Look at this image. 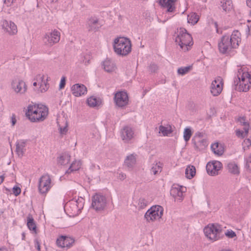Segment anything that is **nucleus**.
Here are the masks:
<instances>
[{"label":"nucleus","mask_w":251,"mask_h":251,"mask_svg":"<svg viewBox=\"0 0 251 251\" xmlns=\"http://www.w3.org/2000/svg\"><path fill=\"white\" fill-rule=\"evenodd\" d=\"M199 17L195 13H191L187 16L188 23L193 25L196 24L199 21Z\"/></svg>","instance_id":"35"},{"label":"nucleus","mask_w":251,"mask_h":251,"mask_svg":"<svg viewBox=\"0 0 251 251\" xmlns=\"http://www.w3.org/2000/svg\"><path fill=\"white\" fill-rule=\"evenodd\" d=\"M249 34L251 35V25L248 27Z\"/></svg>","instance_id":"55"},{"label":"nucleus","mask_w":251,"mask_h":251,"mask_svg":"<svg viewBox=\"0 0 251 251\" xmlns=\"http://www.w3.org/2000/svg\"><path fill=\"white\" fill-rule=\"evenodd\" d=\"M52 186L51 179L48 175L42 176L39 180L38 190L40 194L47 193Z\"/></svg>","instance_id":"11"},{"label":"nucleus","mask_w":251,"mask_h":251,"mask_svg":"<svg viewBox=\"0 0 251 251\" xmlns=\"http://www.w3.org/2000/svg\"><path fill=\"white\" fill-rule=\"evenodd\" d=\"M240 41L241 34L238 30H235L230 36L222 37L218 45L219 51L222 53L228 52L232 49L237 48Z\"/></svg>","instance_id":"2"},{"label":"nucleus","mask_w":251,"mask_h":251,"mask_svg":"<svg viewBox=\"0 0 251 251\" xmlns=\"http://www.w3.org/2000/svg\"><path fill=\"white\" fill-rule=\"evenodd\" d=\"M133 135L134 133L130 127L127 126L125 127L121 131V138L125 142H127L132 139Z\"/></svg>","instance_id":"22"},{"label":"nucleus","mask_w":251,"mask_h":251,"mask_svg":"<svg viewBox=\"0 0 251 251\" xmlns=\"http://www.w3.org/2000/svg\"><path fill=\"white\" fill-rule=\"evenodd\" d=\"M66 83V78L65 77L63 76L60 80V83H59V89H61L63 88L64 87Z\"/></svg>","instance_id":"46"},{"label":"nucleus","mask_w":251,"mask_h":251,"mask_svg":"<svg viewBox=\"0 0 251 251\" xmlns=\"http://www.w3.org/2000/svg\"><path fill=\"white\" fill-rule=\"evenodd\" d=\"M158 130L159 133L163 136H168L173 132L172 126L169 124L159 126Z\"/></svg>","instance_id":"23"},{"label":"nucleus","mask_w":251,"mask_h":251,"mask_svg":"<svg viewBox=\"0 0 251 251\" xmlns=\"http://www.w3.org/2000/svg\"><path fill=\"white\" fill-rule=\"evenodd\" d=\"M138 204L139 207L142 208L147 205V201L144 199H140Z\"/></svg>","instance_id":"43"},{"label":"nucleus","mask_w":251,"mask_h":251,"mask_svg":"<svg viewBox=\"0 0 251 251\" xmlns=\"http://www.w3.org/2000/svg\"><path fill=\"white\" fill-rule=\"evenodd\" d=\"M114 101L119 107H123L126 106L129 101V99L126 92L119 91L115 94Z\"/></svg>","instance_id":"16"},{"label":"nucleus","mask_w":251,"mask_h":251,"mask_svg":"<svg viewBox=\"0 0 251 251\" xmlns=\"http://www.w3.org/2000/svg\"><path fill=\"white\" fill-rule=\"evenodd\" d=\"M21 192V190L20 187H14L13 188V194L16 196H18L20 194Z\"/></svg>","instance_id":"47"},{"label":"nucleus","mask_w":251,"mask_h":251,"mask_svg":"<svg viewBox=\"0 0 251 251\" xmlns=\"http://www.w3.org/2000/svg\"><path fill=\"white\" fill-rule=\"evenodd\" d=\"M102 67L107 73H112L116 71L117 67L114 62L110 59L106 58L102 64Z\"/></svg>","instance_id":"21"},{"label":"nucleus","mask_w":251,"mask_h":251,"mask_svg":"<svg viewBox=\"0 0 251 251\" xmlns=\"http://www.w3.org/2000/svg\"><path fill=\"white\" fill-rule=\"evenodd\" d=\"M223 165L222 163L217 160L209 161L206 166V170L207 174L211 176H215L219 174V172L222 169Z\"/></svg>","instance_id":"14"},{"label":"nucleus","mask_w":251,"mask_h":251,"mask_svg":"<svg viewBox=\"0 0 251 251\" xmlns=\"http://www.w3.org/2000/svg\"><path fill=\"white\" fill-rule=\"evenodd\" d=\"M192 68L191 66L181 67L178 69L177 73L180 75H183L187 73Z\"/></svg>","instance_id":"41"},{"label":"nucleus","mask_w":251,"mask_h":251,"mask_svg":"<svg viewBox=\"0 0 251 251\" xmlns=\"http://www.w3.org/2000/svg\"><path fill=\"white\" fill-rule=\"evenodd\" d=\"M227 169L229 172L234 175L239 174L240 171L238 165L234 162H230L227 164Z\"/></svg>","instance_id":"33"},{"label":"nucleus","mask_w":251,"mask_h":251,"mask_svg":"<svg viewBox=\"0 0 251 251\" xmlns=\"http://www.w3.org/2000/svg\"><path fill=\"white\" fill-rule=\"evenodd\" d=\"M4 177L3 176H0V184L3 182Z\"/></svg>","instance_id":"54"},{"label":"nucleus","mask_w":251,"mask_h":251,"mask_svg":"<svg viewBox=\"0 0 251 251\" xmlns=\"http://www.w3.org/2000/svg\"><path fill=\"white\" fill-rule=\"evenodd\" d=\"M225 235L229 238H232L236 236V234L232 230L228 229L225 232Z\"/></svg>","instance_id":"42"},{"label":"nucleus","mask_w":251,"mask_h":251,"mask_svg":"<svg viewBox=\"0 0 251 251\" xmlns=\"http://www.w3.org/2000/svg\"><path fill=\"white\" fill-rule=\"evenodd\" d=\"M2 27L4 31L10 35L15 34L18 31L16 25L11 21H3Z\"/></svg>","instance_id":"18"},{"label":"nucleus","mask_w":251,"mask_h":251,"mask_svg":"<svg viewBox=\"0 0 251 251\" xmlns=\"http://www.w3.org/2000/svg\"><path fill=\"white\" fill-rule=\"evenodd\" d=\"M0 251H7L6 249H0Z\"/></svg>","instance_id":"56"},{"label":"nucleus","mask_w":251,"mask_h":251,"mask_svg":"<svg viewBox=\"0 0 251 251\" xmlns=\"http://www.w3.org/2000/svg\"><path fill=\"white\" fill-rule=\"evenodd\" d=\"M211 149L213 153L218 156L222 155L224 152V148L223 146L217 142L212 144Z\"/></svg>","instance_id":"27"},{"label":"nucleus","mask_w":251,"mask_h":251,"mask_svg":"<svg viewBox=\"0 0 251 251\" xmlns=\"http://www.w3.org/2000/svg\"><path fill=\"white\" fill-rule=\"evenodd\" d=\"M75 240L71 237L61 236L56 241L57 245L61 248H69L74 243Z\"/></svg>","instance_id":"19"},{"label":"nucleus","mask_w":251,"mask_h":251,"mask_svg":"<svg viewBox=\"0 0 251 251\" xmlns=\"http://www.w3.org/2000/svg\"><path fill=\"white\" fill-rule=\"evenodd\" d=\"M84 206V200L78 199L76 201H72L69 205V210L71 216L75 217L78 215Z\"/></svg>","instance_id":"13"},{"label":"nucleus","mask_w":251,"mask_h":251,"mask_svg":"<svg viewBox=\"0 0 251 251\" xmlns=\"http://www.w3.org/2000/svg\"><path fill=\"white\" fill-rule=\"evenodd\" d=\"M163 208L158 205H153L145 213L144 218L148 223L159 220L163 213Z\"/></svg>","instance_id":"6"},{"label":"nucleus","mask_w":251,"mask_h":251,"mask_svg":"<svg viewBox=\"0 0 251 251\" xmlns=\"http://www.w3.org/2000/svg\"><path fill=\"white\" fill-rule=\"evenodd\" d=\"M70 160V156L65 154L61 156L59 158V162L61 164H68Z\"/></svg>","instance_id":"40"},{"label":"nucleus","mask_w":251,"mask_h":251,"mask_svg":"<svg viewBox=\"0 0 251 251\" xmlns=\"http://www.w3.org/2000/svg\"><path fill=\"white\" fill-rule=\"evenodd\" d=\"M223 251H230V250H224Z\"/></svg>","instance_id":"57"},{"label":"nucleus","mask_w":251,"mask_h":251,"mask_svg":"<svg viewBox=\"0 0 251 251\" xmlns=\"http://www.w3.org/2000/svg\"><path fill=\"white\" fill-rule=\"evenodd\" d=\"M224 82L223 78L220 76L216 77L212 80L210 86L211 94L214 96H219L223 91Z\"/></svg>","instance_id":"12"},{"label":"nucleus","mask_w":251,"mask_h":251,"mask_svg":"<svg viewBox=\"0 0 251 251\" xmlns=\"http://www.w3.org/2000/svg\"><path fill=\"white\" fill-rule=\"evenodd\" d=\"M27 226L32 233L36 234L37 233L36 224L31 215H29L27 218Z\"/></svg>","instance_id":"29"},{"label":"nucleus","mask_w":251,"mask_h":251,"mask_svg":"<svg viewBox=\"0 0 251 251\" xmlns=\"http://www.w3.org/2000/svg\"><path fill=\"white\" fill-rule=\"evenodd\" d=\"M60 36V32L58 30L54 29L44 35L43 41L46 46L52 47L59 42Z\"/></svg>","instance_id":"9"},{"label":"nucleus","mask_w":251,"mask_h":251,"mask_svg":"<svg viewBox=\"0 0 251 251\" xmlns=\"http://www.w3.org/2000/svg\"><path fill=\"white\" fill-rule=\"evenodd\" d=\"M15 0H4V3L6 6H11Z\"/></svg>","instance_id":"48"},{"label":"nucleus","mask_w":251,"mask_h":251,"mask_svg":"<svg viewBox=\"0 0 251 251\" xmlns=\"http://www.w3.org/2000/svg\"><path fill=\"white\" fill-rule=\"evenodd\" d=\"M162 163L159 161L155 162L152 164L151 171L153 175H157L162 171Z\"/></svg>","instance_id":"31"},{"label":"nucleus","mask_w":251,"mask_h":251,"mask_svg":"<svg viewBox=\"0 0 251 251\" xmlns=\"http://www.w3.org/2000/svg\"><path fill=\"white\" fill-rule=\"evenodd\" d=\"M33 85L36 87L35 90L38 93H44L49 88L48 76L44 74L36 75L33 78Z\"/></svg>","instance_id":"7"},{"label":"nucleus","mask_w":251,"mask_h":251,"mask_svg":"<svg viewBox=\"0 0 251 251\" xmlns=\"http://www.w3.org/2000/svg\"><path fill=\"white\" fill-rule=\"evenodd\" d=\"M192 133L189 127L185 128L183 132V138L185 141H188L191 138Z\"/></svg>","instance_id":"39"},{"label":"nucleus","mask_w":251,"mask_h":251,"mask_svg":"<svg viewBox=\"0 0 251 251\" xmlns=\"http://www.w3.org/2000/svg\"><path fill=\"white\" fill-rule=\"evenodd\" d=\"M195 145H196V143H195ZM196 148H198V147H197V146H196Z\"/></svg>","instance_id":"58"},{"label":"nucleus","mask_w":251,"mask_h":251,"mask_svg":"<svg viewBox=\"0 0 251 251\" xmlns=\"http://www.w3.org/2000/svg\"><path fill=\"white\" fill-rule=\"evenodd\" d=\"M246 3L249 7H251V0H246Z\"/></svg>","instance_id":"53"},{"label":"nucleus","mask_w":251,"mask_h":251,"mask_svg":"<svg viewBox=\"0 0 251 251\" xmlns=\"http://www.w3.org/2000/svg\"><path fill=\"white\" fill-rule=\"evenodd\" d=\"M113 47L114 52L119 55L126 56L131 51V41L125 37H118L114 39Z\"/></svg>","instance_id":"3"},{"label":"nucleus","mask_w":251,"mask_h":251,"mask_svg":"<svg viewBox=\"0 0 251 251\" xmlns=\"http://www.w3.org/2000/svg\"><path fill=\"white\" fill-rule=\"evenodd\" d=\"M107 206L106 198L100 194H96L92 198V206L97 211L103 210Z\"/></svg>","instance_id":"10"},{"label":"nucleus","mask_w":251,"mask_h":251,"mask_svg":"<svg viewBox=\"0 0 251 251\" xmlns=\"http://www.w3.org/2000/svg\"><path fill=\"white\" fill-rule=\"evenodd\" d=\"M26 142L24 140H20L16 143V151L19 156H22L25 151Z\"/></svg>","instance_id":"30"},{"label":"nucleus","mask_w":251,"mask_h":251,"mask_svg":"<svg viewBox=\"0 0 251 251\" xmlns=\"http://www.w3.org/2000/svg\"><path fill=\"white\" fill-rule=\"evenodd\" d=\"M67 124L65 123L64 126L62 127H60V132L61 134H66L68 131Z\"/></svg>","instance_id":"45"},{"label":"nucleus","mask_w":251,"mask_h":251,"mask_svg":"<svg viewBox=\"0 0 251 251\" xmlns=\"http://www.w3.org/2000/svg\"><path fill=\"white\" fill-rule=\"evenodd\" d=\"M243 129L244 130H241L240 129H237L236 130V134L238 137L244 138L247 136L249 129H247L246 128Z\"/></svg>","instance_id":"37"},{"label":"nucleus","mask_w":251,"mask_h":251,"mask_svg":"<svg viewBox=\"0 0 251 251\" xmlns=\"http://www.w3.org/2000/svg\"><path fill=\"white\" fill-rule=\"evenodd\" d=\"M49 114L48 107L41 104H30L25 110V115L32 123H39L45 120Z\"/></svg>","instance_id":"1"},{"label":"nucleus","mask_w":251,"mask_h":251,"mask_svg":"<svg viewBox=\"0 0 251 251\" xmlns=\"http://www.w3.org/2000/svg\"><path fill=\"white\" fill-rule=\"evenodd\" d=\"M118 177H119V178L120 179H124L126 177V174H125L124 173H121V174H119V176Z\"/></svg>","instance_id":"50"},{"label":"nucleus","mask_w":251,"mask_h":251,"mask_svg":"<svg viewBox=\"0 0 251 251\" xmlns=\"http://www.w3.org/2000/svg\"><path fill=\"white\" fill-rule=\"evenodd\" d=\"M35 245H36V247L37 249L38 250V251H40V243H39V242L37 240L35 241Z\"/></svg>","instance_id":"51"},{"label":"nucleus","mask_w":251,"mask_h":251,"mask_svg":"<svg viewBox=\"0 0 251 251\" xmlns=\"http://www.w3.org/2000/svg\"><path fill=\"white\" fill-rule=\"evenodd\" d=\"M72 94L75 97H80L87 93V88L83 84H75L72 86Z\"/></svg>","instance_id":"20"},{"label":"nucleus","mask_w":251,"mask_h":251,"mask_svg":"<svg viewBox=\"0 0 251 251\" xmlns=\"http://www.w3.org/2000/svg\"><path fill=\"white\" fill-rule=\"evenodd\" d=\"M99 22L98 18L92 17L89 19L87 22V25L89 26V30H95L98 28L97 25Z\"/></svg>","instance_id":"32"},{"label":"nucleus","mask_w":251,"mask_h":251,"mask_svg":"<svg viewBox=\"0 0 251 251\" xmlns=\"http://www.w3.org/2000/svg\"><path fill=\"white\" fill-rule=\"evenodd\" d=\"M177 0H160L161 6L167 9V11L172 12L175 9L174 3Z\"/></svg>","instance_id":"25"},{"label":"nucleus","mask_w":251,"mask_h":251,"mask_svg":"<svg viewBox=\"0 0 251 251\" xmlns=\"http://www.w3.org/2000/svg\"><path fill=\"white\" fill-rule=\"evenodd\" d=\"M196 174V169L194 166L189 165L187 166L185 171V176L189 179L193 178Z\"/></svg>","instance_id":"28"},{"label":"nucleus","mask_w":251,"mask_h":251,"mask_svg":"<svg viewBox=\"0 0 251 251\" xmlns=\"http://www.w3.org/2000/svg\"><path fill=\"white\" fill-rule=\"evenodd\" d=\"M239 87L240 91L247 92L251 86V76L249 72L241 70L239 72Z\"/></svg>","instance_id":"8"},{"label":"nucleus","mask_w":251,"mask_h":251,"mask_svg":"<svg viewBox=\"0 0 251 251\" xmlns=\"http://www.w3.org/2000/svg\"><path fill=\"white\" fill-rule=\"evenodd\" d=\"M81 166V162L79 160L74 161L71 165L68 171L72 172L78 170Z\"/></svg>","instance_id":"36"},{"label":"nucleus","mask_w":251,"mask_h":251,"mask_svg":"<svg viewBox=\"0 0 251 251\" xmlns=\"http://www.w3.org/2000/svg\"><path fill=\"white\" fill-rule=\"evenodd\" d=\"M11 121H12V126H14L16 122V118L13 116L11 118Z\"/></svg>","instance_id":"52"},{"label":"nucleus","mask_w":251,"mask_h":251,"mask_svg":"<svg viewBox=\"0 0 251 251\" xmlns=\"http://www.w3.org/2000/svg\"><path fill=\"white\" fill-rule=\"evenodd\" d=\"M238 122L240 126H242L243 128L249 129V124L246 121L244 117H240L238 119Z\"/></svg>","instance_id":"38"},{"label":"nucleus","mask_w":251,"mask_h":251,"mask_svg":"<svg viewBox=\"0 0 251 251\" xmlns=\"http://www.w3.org/2000/svg\"><path fill=\"white\" fill-rule=\"evenodd\" d=\"M11 88L16 94L23 95L27 91V86L21 79H14L11 82Z\"/></svg>","instance_id":"15"},{"label":"nucleus","mask_w":251,"mask_h":251,"mask_svg":"<svg viewBox=\"0 0 251 251\" xmlns=\"http://www.w3.org/2000/svg\"><path fill=\"white\" fill-rule=\"evenodd\" d=\"M176 42L184 51L189 50L193 44L192 37L184 28H180L179 33L176 38Z\"/></svg>","instance_id":"5"},{"label":"nucleus","mask_w":251,"mask_h":251,"mask_svg":"<svg viewBox=\"0 0 251 251\" xmlns=\"http://www.w3.org/2000/svg\"><path fill=\"white\" fill-rule=\"evenodd\" d=\"M86 102L88 105L90 107H99L101 104V100L94 96H91L88 98Z\"/></svg>","instance_id":"26"},{"label":"nucleus","mask_w":251,"mask_h":251,"mask_svg":"<svg viewBox=\"0 0 251 251\" xmlns=\"http://www.w3.org/2000/svg\"><path fill=\"white\" fill-rule=\"evenodd\" d=\"M136 163V158L133 154H130L127 156L125 161V165L129 167H133Z\"/></svg>","instance_id":"34"},{"label":"nucleus","mask_w":251,"mask_h":251,"mask_svg":"<svg viewBox=\"0 0 251 251\" xmlns=\"http://www.w3.org/2000/svg\"><path fill=\"white\" fill-rule=\"evenodd\" d=\"M247 167L248 169L251 171V159H249L247 160Z\"/></svg>","instance_id":"49"},{"label":"nucleus","mask_w":251,"mask_h":251,"mask_svg":"<svg viewBox=\"0 0 251 251\" xmlns=\"http://www.w3.org/2000/svg\"><path fill=\"white\" fill-rule=\"evenodd\" d=\"M242 145L244 149L249 148L251 145V140L249 139L244 140L242 143Z\"/></svg>","instance_id":"44"},{"label":"nucleus","mask_w":251,"mask_h":251,"mask_svg":"<svg viewBox=\"0 0 251 251\" xmlns=\"http://www.w3.org/2000/svg\"><path fill=\"white\" fill-rule=\"evenodd\" d=\"M186 190L185 187L177 184H174L171 190V194L175 199L176 201H181L183 198V193Z\"/></svg>","instance_id":"17"},{"label":"nucleus","mask_w":251,"mask_h":251,"mask_svg":"<svg viewBox=\"0 0 251 251\" xmlns=\"http://www.w3.org/2000/svg\"><path fill=\"white\" fill-rule=\"evenodd\" d=\"M221 7L225 12L229 13L234 11L233 4L231 0H223Z\"/></svg>","instance_id":"24"},{"label":"nucleus","mask_w":251,"mask_h":251,"mask_svg":"<svg viewBox=\"0 0 251 251\" xmlns=\"http://www.w3.org/2000/svg\"><path fill=\"white\" fill-rule=\"evenodd\" d=\"M203 231L206 239L213 243L220 239L222 228L218 224L210 223L204 226Z\"/></svg>","instance_id":"4"}]
</instances>
